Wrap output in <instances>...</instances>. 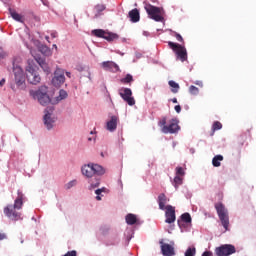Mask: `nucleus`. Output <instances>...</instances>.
<instances>
[{"mask_svg": "<svg viewBox=\"0 0 256 256\" xmlns=\"http://www.w3.org/2000/svg\"><path fill=\"white\" fill-rule=\"evenodd\" d=\"M30 96L34 98V100H38V103L41 105L46 106L51 102L52 104H58L60 101L66 99L68 94L65 90H60L58 97L51 100L48 95V87L42 86L38 89V91H30Z\"/></svg>", "mask_w": 256, "mask_h": 256, "instance_id": "nucleus-1", "label": "nucleus"}, {"mask_svg": "<svg viewBox=\"0 0 256 256\" xmlns=\"http://www.w3.org/2000/svg\"><path fill=\"white\" fill-rule=\"evenodd\" d=\"M81 173L86 178L94 177L95 182H89L91 188H96L100 185V180L96 176H101L105 174V169L98 164H88L81 167Z\"/></svg>", "mask_w": 256, "mask_h": 256, "instance_id": "nucleus-2", "label": "nucleus"}, {"mask_svg": "<svg viewBox=\"0 0 256 256\" xmlns=\"http://www.w3.org/2000/svg\"><path fill=\"white\" fill-rule=\"evenodd\" d=\"M38 67L33 60H28V67H26V79L32 85H37L41 82V77L38 74Z\"/></svg>", "mask_w": 256, "mask_h": 256, "instance_id": "nucleus-3", "label": "nucleus"}, {"mask_svg": "<svg viewBox=\"0 0 256 256\" xmlns=\"http://www.w3.org/2000/svg\"><path fill=\"white\" fill-rule=\"evenodd\" d=\"M146 13L148 14L149 18L156 21V22H163L164 21V12L163 8H159L158 6H152V4H146L144 6Z\"/></svg>", "mask_w": 256, "mask_h": 256, "instance_id": "nucleus-4", "label": "nucleus"}, {"mask_svg": "<svg viewBox=\"0 0 256 256\" xmlns=\"http://www.w3.org/2000/svg\"><path fill=\"white\" fill-rule=\"evenodd\" d=\"M215 209L221 221L222 226L224 227L225 230H228L230 225V220H229L228 210L226 209L225 205L223 203H216Z\"/></svg>", "mask_w": 256, "mask_h": 256, "instance_id": "nucleus-5", "label": "nucleus"}, {"mask_svg": "<svg viewBox=\"0 0 256 256\" xmlns=\"http://www.w3.org/2000/svg\"><path fill=\"white\" fill-rule=\"evenodd\" d=\"M168 46L175 53L176 59L180 60L181 62L188 60L187 49L184 46L173 42H168Z\"/></svg>", "mask_w": 256, "mask_h": 256, "instance_id": "nucleus-6", "label": "nucleus"}, {"mask_svg": "<svg viewBox=\"0 0 256 256\" xmlns=\"http://www.w3.org/2000/svg\"><path fill=\"white\" fill-rule=\"evenodd\" d=\"M236 247L231 244H223L214 249V253L216 256H230L236 253Z\"/></svg>", "mask_w": 256, "mask_h": 256, "instance_id": "nucleus-7", "label": "nucleus"}, {"mask_svg": "<svg viewBox=\"0 0 256 256\" xmlns=\"http://www.w3.org/2000/svg\"><path fill=\"white\" fill-rule=\"evenodd\" d=\"M14 82H16L18 89L24 90L26 88L25 74L21 67H14Z\"/></svg>", "mask_w": 256, "mask_h": 256, "instance_id": "nucleus-8", "label": "nucleus"}, {"mask_svg": "<svg viewBox=\"0 0 256 256\" xmlns=\"http://www.w3.org/2000/svg\"><path fill=\"white\" fill-rule=\"evenodd\" d=\"M91 34L97 38H102L108 42H113L114 40L119 39V36L117 34L106 32L102 29L92 30Z\"/></svg>", "mask_w": 256, "mask_h": 256, "instance_id": "nucleus-9", "label": "nucleus"}, {"mask_svg": "<svg viewBox=\"0 0 256 256\" xmlns=\"http://www.w3.org/2000/svg\"><path fill=\"white\" fill-rule=\"evenodd\" d=\"M65 80V70L57 67L56 72H54V78H52V85L60 87L65 83Z\"/></svg>", "mask_w": 256, "mask_h": 256, "instance_id": "nucleus-10", "label": "nucleus"}, {"mask_svg": "<svg viewBox=\"0 0 256 256\" xmlns=\"http://www.w3.org/2000/svg\"><path fill=\"white\" fill-rule=\"evenodd\" d=\"M180 129L181 128L179 126V120L171 119L169 121V124L166 125V127H164L163 129H161V132L164 134H175V133L179 132Z\"/></svg>", "mask_w": 256, "mask_h": 256, "instance_id": "nucleus-11", "label": "nucleus"}, {"mask_svg": "<svg viewBox=\"0 0 256 256\" xmlns=\"http://www.w3.org/2000/svg\"><path fill=\"white\" fill-rule=\"evenodd\" d=\"M120 97L129 105L133 106L136 104L134 97H132V90L129 88H123L119 90Z\"/></svg>", "mask_w": 256, "mask_h": 256, "instance_id": "nucleus-12", "label": "nucleus"}, {"mask_svg": "<svg viewBox=\"0 0 256 256\" xmlns=\"http://www.w3.org/2000/svg\"><path fill=\"white\" fill-rule=\"evenodd\" d=\"M16 210H17V209L14 208L13 205H8V206H6V208L4 209V213H5V215H6L8 218H10V219H12V220H14V221H17V220L21 219V213L17 212Z\"/></svg>", "mask_w": 256, "mask_h": 256, "instance_id": "nucleus-13", "label": "nucleus"}, {"mask_svg": "<svg viewBox=\"0 0 256 256\" xmlns=\"http://www.w3.org/2000/svg\"><path fill=\"white\" fill-rule=\"evenodd\" d=\"M161 253L163 256H174L175 255V248L171 244L164 243L163 240L159 241Z\"/></svg>", "mask_w": 256, "mask_h": 256, "instance_id": "nucleus-14", "label": "nucleus"}, {"mask_svg": "<svg viewBox=\"0 0 256 256\" xmlns=\"http://www.w3.org/2000/svg\"><path fill=\"white\" fill-rule=\"evenodd\" d=\"M166 212H165V217L166 220L165 222L168 224L174 223L176 220V213H175V207L171 206V205H167L165 207Z\"/></svg>", "mask_w": 256, "mask_h": 256, "instance_id": "nucleus-15", "label": "nucleus"}, {"mask_svg": "<svg viewBox=\"0 0 256 256\" xmlns=\"http://www.w3.org/2000/svg\"><path fill=\"white\" fill-rule=\"evenodd\" d=\"M53 111H54L53 108H47L45 110L46 114L44 115V125H46V128H48V130L53 128V123L55 122L51 118V115H52Z\"/></svg>", "mask_w": 256, "mask_h": 256, "instance_id": "nucleus-16", "label": "nucleus"}, {"mask_svg": "<svg viewBox=\"0 0 256 256\" xmlns=\"http://www.w3.org/2000/svg\"><path fill=\"white\" fill-rule=\"evenodd\" d=\"M119 118L117 116H111L110 120L106 123V129L113 132L117 129Z\"/></svg>", "mask_w": 256, "mask_h": 256, "instance_id": "nucleus-17", "label": "nucleus"}, {"mask_svg": "<svg viewBox=\"0 0 256 256\" xmlns=\"http://www.w3.org/2000/svg\"><path fill=\"white\" fill-rule=\"evenodd\" d=\"M101 67L106 71L118 72L120 70L119 66L111 61L103 62Z\"/></svg>", "mask_w": 256, "mask_h": 256, "instance_id": "nucleus-18", "label": "nucleus"}, {"mask_svg": "<svg viewBox=\"0 0 256 256\" xmlns=\"http://www.w3.org/2000/svg\"><path fill=\"white\" fill-rule=\"evenodd\" d=\"M24 194L18 190V197H16V200H14V205H12L14 208L20 210L23 206V199H24Z\"/></svg>", "mask_w": 256, "mask_h": 256, "instance_id": "nucleus-19", "label": "nucleus"}, {"mask_svg": "<svg viewBox=\"0 0 256 256\" xmlns=\"http://www.w3.org/2000/svg\"><path fill=\"white\" fill-rule=\"evenodd\" d=\"M128 16L131 22L136 23L140 21V12L137 8H133V10H130V12L128 13Z\"/></svg>", "mask_w": 256, "mask_h": 256, "instance_id": "nucleus-20", "label": "nucleus"}, {"mask_svg": "<svg viewBox=\"0 0 256 256\" xmlns=\"http://www.w3.org/2000/svg\"><path fill=\"white\" fill-rule=\"evenodd\" d=\"M168 199H167V196L164 194V193H161L159 196H158V205H159V209L161 210H165L166 209V203H167Z\"/></svg>", "mask_w": 256, "mask_h": 256, "instance_id": "nucleus-21", "label": "nucleus"}, {"mask_svg": "<svg viewBox=\"0 0 256 256\" xmlns=\"http://www.w3.org/2000/svg\"><path fill=\"white\" fill-rule=\"evenodd\" d=\"M34 59L36 60L37 64L40 65V67H42V70H44L46 74H49L51 72L49 65L42 58L37 57Z\"/></svg>", "mask_w": 256, "mask_h": 256, "instance_id": "nucleus-22", "label": "nucleus"}, {"mask_svg": "<svg viewBox=\"0 0 256 256\" xmlns=\"http://www.w3.org/2000/svg\"><path fill=\"white\" fill-rule=\"evenodd\" d=\"M8 11L10 12V16H12V19L23 23V17L21 16V14H18L16 10H13V8H8Z\"/></svg>", "mask_w": 256, "mask_h": 256, "instance_id": "nucleus-23", "label": "nucleus"}, {"mask_svg": "<svg viewBox=\"0 0 256 256\" xmlns=\"http://www.w3.org/2000/svg\"><path fill=\"white\" fill-rule=\"evenodd\" d=\"M182 222L184 223H191L192 222V217L189 213H184L181 215V221H178V225L182 226Z\"/></svg>", "mask_w": 256, "mask_h": 256, "instance_id": "nucleus-24", "label": "nucleus"}, {"mask_svg": "<svg viewBox=\"0 0 256 256\" xmlns=\"http://www.w3.org/2000/svg\"><path fill=\"white\" fill-rule=\"evenodd\" d=\"M125 221L129 225H134L137 222V217L134 214H128L125 216Z\"/></svg>", "mask_w": 256, "mask_h": 256, "instance_id": "nucleus-25", "label": "nucleus"}, {"mask_svg": "<svg viewBox=\"0 0 256 256\" xmlns=\"http://www.w3.org/2000/svg\"><path fill=\"white\" fill-rule=\"evenodd\" d=\"M94 9L96 11L95 17H99L101 13L106 10V6L105 4H96V6H94Z\"/></svg>", "mask_w": 256, "mask_h": 256, "instance_id": "nucleus-26", "label": "nucleus"}, {"mask_svg": "<svg viewBox=\"0 0 256 256\" xmlns=\"http://www.w3.org/2000/svg\"><path fill=\"white\" fill-rule=\"evenodd\" d=\"M224 160V157L222 155H217L212 159V165L214 167H220L221 166V161Z\"/></svg>", "mask_w": 256, "mask_h": 256, "instance_id": "nucleus-27", "label": "nucleus"}, {"mask_svg": "<svg viewBox=\"0 0 256 256\" xmlns=\"http://www.w3.org/2000/svg\"><path fill=\"white\" fill-rule=\"evenodd\" d=\"M168 85L171 87V92L177 94L180 90V85L174 81H169Z\"/></svg>", "mask_w": 256, "mask_h": 256, "instance_id": "nucleus-28", "label": "nucleus"}, {"mask_svg": "<svg viewBox=\"0 0 256 256\" xmlns=\"http://www.w3.org/2000/svg\"><path fill=\"white\" fill-rule=\"evenodd\" d=\"M222 128H223L222 123L219 122V121H215V122L213 123V125H212V133H211V136L214 135L215 131L220 130V129H222Z\"/></svg>", "mask_w": 256, "mask_h": 256, "instance_id": "nucleus-29", "label": "nucleus"}, {"mask_svg": "<svg viewBox=\"0 0 256 256\" xmlns=\"http://www.w3.org/2000/svg\"><path fill=\"white\" fill-rule=\"evenodd\" d=\"M197 250L195 247H189L186 249L184 256H196Z\"/></svg>", "mask_w": 256, "mask_h": 256, "instance_id": "nucleus-30", "label": "nucleus"}, {"mask_svg": "<svg viewBox=\"0 0 256 256\" xmlns=\"http://www.w3.org/2000/svg\"><path fill=\"white\" fill-rule=\"evenodd\" d=\"M133 76L131 74H127L123 79L120 80V82L122 84H130L131 82H133Z\"/></svg>", "mask_w": 256, "mask_h": 256, "instance_id": "nucleus-31", "label": "nucleus"}, {"mask_svg": "<svg viewBox=\"0 0 256 256\" xmlns=\"http://www.w3.org/2000/svg\"><path fill=\"white\" fill-rule=\"evenodd\" d=\"M173 184H174V187L175 188H178L179 185H182L183 184V178L181 176H175L174 179H173Z\"/></svg>", "mask_w": 256, "mask_h": 256, "instance_id": "nucleus-32", "label": "nucleus"}, {"mask_svg": "<svg viewBox=\"0 0 256 256\" xmlns=\"http://www.w3.org/2000/svg\"><path fill=\"white\" fill-rule=\"evenodd\" d=\"M167 117H162L161 120L158 122V126L162 129L167 127Z\"/></svg>", "mask_w": 256, "mask_h": 256, "instance_id": "nucleus-33", "label": "nucleus"}, {"mask_svg": "<svg viewBox=\"0 0 256 256\" xmlns=\"http://www.w3.org/2000/svg\"><path fill=\"white\" fill-rule=\"evenodd\" d=\"M199 88H197V87H195V86H190L189 87V93L191 94V95H194V96H196V95H198L199 94Z\"/></svg>", "mask_w": 256, "mask_h": 256, "instance_id": "nucleus-34", "label": "nucleus"}, {"mask_svg": "<svg viewBox=\"0 0 256 256\" xmlns=\"http://www.w3.org/2000/svg\"><path fill=\"white\" fill-rule=\"evenodd\" d=\"M176 176L183 177L185 176V170L182 167H177L176 169Z\"/></svg>", "mask_w": 256, "mask_h": 256, "instance_id": "nucleus-35", "label": "nucleus"}, {"mask_svg": "<svg viewBox=\"0 0 256 256\" xmlns=\"http://www.w3.org/2000/svg\"><path fill=\"white\" fill-rule=\"evenodd\" d=\"M40 52H42V54H44L46 56L51 53L50 49L48 47H46V46L40 47Z\"/></svg>", "mask_w": 256, "mask_h": 256, "instance_id": "nucleus-36", "label": "nucleus"}, {"mask_svg": "<svg viewBox=\"0 0 256 256\" xmlns=\"http://www.w3.org/2000/svg\"><path fill=\"white\" fill-rule=\"evenodd\" d=\"M77 181L76 180H72L70 182H68V184H66V189H71L73 186H76Z\"/></svg>", "mask_w": 256, "mask_h": 256, "instance_id": "nucleus-37", "label": "nucleus"}, {"mask_svg": "<svg viewBox=\"0 0 256 256\" xmlns=\"http://www.w3.org/2000/svg\"><path fill=\"white\" fill-rule=\"evenodd\" d=\"M176 38L177 41H179L180 43H184V39L180 34H175L174 36Z\"/></svg>", "mask_w": 256, "mask_h": 256, "instance_id": "nucleus-38", "label": "nucleus"}, {"mask_svg": "<svg viewBox=\"0 0 256 256\" xmlns=\"http://www.w3.org/2000/svg\"><path fill=\"white\" fill-rule=\"evenodd\" d=\"M64 256H77V251L75 250L68 251V253L64 254Z\"/></svg>", "mask_w": 256, "mask_h": 256, "instance_id": "nucleus-39", "label": "nucleus"}, {"mask_svg": "<svg viewBox=\"0 0 256 256\" xmlns=\"http://www.w3.org/2000/svg\"><path fill=\"white\" fill-rule=\"evenodd\" d=\"M174 110L176 111V113H181L182 107H181L180 105H176V106L174 107Z\"/></svg>", "mask_w": 256, "mask_h": 256, "instance_id": "nucleus-40", "label": "nucleus"}, {"mask_svg": "<svg viewBox=\"0 0 256 256\" xmlns=\"http://www.w3.org/2000/svg\"><path fill=\"white\" fill-rule=\"evenodd\" d=\"M202 256H213V252L205 251L204 253H202Z\"/></svg>", "mask_w": 256, "mask_h": 256, "instance_id": "nucleus-41", "label": "nucleus"}, {"mask_svg": "<svg viewBox=\"0 0 256 256\" xmlns=\"http://www.w3.org/2000/svg\"><path fill=\"white\" fill-rule=\"evenodd\" d=\"M7 239V235L3 232H0V240Z\"/></svg>", "mask_w": 256, "mask_h": 256, "instance_id": "nucleus-42", "label": "nucleus"}, {"mask_svg": "<svg viewBox=\"0 0 256 256\" xmlns=\"http://www.w3.org/2000/svg\"><path fill=\"white\" fill-rule=\"evenodd\" d=\"M195 85L199 86V87H203V82L201 81H196Z\"/></svg>", "mask_w": 256, "mask_h": 256, "instance_id": "nucleus-43", "label": "nucleus"}, {"mask_svg": "<svg viewBox=\"0 0 256 256\" xmlns=\"http://www.w3.org/2000/svg\"><path fill=\"white\" fill-rule=\"evenodd\" d=\"M101 193H102V189H97V190H95V194H96L97 196H99Z\"/></svg>", "mask_w": 256, "mask_h": 256, "instance_id": "nucleus-44", "label": "nucleus"}, {"mask_svg": "<svg viewBox=\"0 0 256 256\" xmlns=\"http://www.w3.org/2000/svg\"><path fill=\"white\" fill-rule=\"evenodd\" d=\"M50 36H52V38H57L58 34H57V32H52V34H50Z\"/></svg>", "mask_w": 256, "mask_h": 256, "instance_id": "nucleus-45", "label": "nucleus"}, {"mask_svg": "<svg viewBox=\"0 0 256 256\" xmlns=\"http://www.w3.org/2000/svg\"><path fill=\"white\" fill-rule=\"evenodd\" d=\"M5 83H6V80H5V79H2V80L0 81V86L3 87V86L5 85Z\"/></svg>", "mask_w": 256, "mask_h": 256, "instance_id": "nucleus-46", "label": "nucleus"}, {"mask_svg": "<svg viewBox=\"0 0 256 256\" xmlns=\"http://www.w3.org/2000/svg\"><path fill=\"white\" fill-rule=\"evenodd\" d=\"M171 101H172V103H174V104H177V103H178L177 98H173Z\"/></svg>", "mask_w": 256, "mask_h": 256, "instance_id": "nucleus-47", "label": "nucleus"}, {"mask_svg": "<svg viewBox=\"0 0 256 256\" xmlns=\"http://www.w3.org/2000/svg\"><path fill=\"white\" fill-rule=\"evenodd\" d=\"M66 76H68V78H71V73L70 72H66Z\"/></svg>", "mask_w": 256, "mask_h": 256, "instance_id": "nucleus-48", "label": "nucleus"}, {"mask_svg": "<svg viewBox=\"0 0 256 256\" xmlns=\"http://www.w3.org/2000/svg\"><path fill=\"white\" fill-rule=\"evenodd\" d=\"M4 57H5V55L0 54V61H1L2 59H4Z\"/></svg>", "mask_w": 256, "mask_h": 256, "instance_id": "nucleus-49", "label": "nucleus"}, {"mask_svg": "<svg viewBox=\"0 0 256 256\" xmlns=\"http://www.w3.org/2000/svg\"><path fill=\"white\" fill-rule=\"evenodd\" d=\"M101 199L102 198L99 195L96 196V200L100 201Z\"/></svg>", "mask_w": 256, "mask_h": 256, "instance_id": "nucleus-50", "label": "nucleus"}, {"mask_svg": "<svg viewBox=\"0 0 256 256\" xmlns=\"http://www.w3.org/2000/svg\"><path fill=\"white\" fill-rule=\"evenodd\" d=\"M52 47H54V49H56V50H58V47H57V45H52Z\"/></svg>", "mask_w": 256, "mask_h": 256, "instance_id": "nucleus-51", "label": "nucleus"}, {"mask_svg": "<svg viewBox=\"0 0 256 256\" xmlns=\"http://www.w3.org/2000/svg\"><path fill=\"white\" fill-rule=\"evenodd\" d=\"M46 41H48V43H50L49 36H46Z\"/></svg>", "mask_w": 256, "mask_h": 256, "instance_id": "nucleus-52", "label": "nucleus"}, {"mask_svg": "<svg viewBox=\"0 0 256 256\" xmlns=\"http://www.w3.org/2000/svg\"><path fill=\"white\" fill-rule=\"evenodd\" d=\"M92 139L91 138H88V141H91Z\"/></svg>", "mask_w": 256, "mask_h": 256, "instance_id": "nucleus-53", "label": "nucleus"}]
</instances>
